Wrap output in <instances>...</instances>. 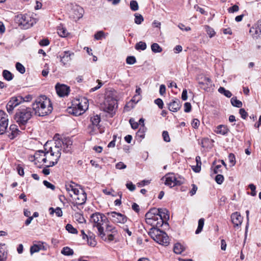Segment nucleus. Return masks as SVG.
Here are the masks:
<instances>
[{
  "label": "nucleus",
  "mask_w": 261,
  "mask_h": 261,
  "mask_svg": "<svg viewBox=\"0 0 261 261\" xmlns=\"http://www.w3.org/2000/svg\"><path fill=\"white\" fill-rule=\"evenodd\" d=\"M58 34L61 37H65L67 35L68 33L65 28H63V27H59L58 29Z\"/></svg>",
  "instance_id": "c03bdc74"
},
{
  "label": "nucleus",
  "mask_w": 261,
  "mask_h": 261,
  "mask_svg": "<svg viewBox=\"0 0 261 261\" xmlns=\"http://www.w3.org/2000/svg\"><path fill=\"white\" fill-rule=\"evenodd\" d=\"M106 37L105 33L102 31H99L94 34V39L97 40H101Z\"/></svg>",
  "instance_id": "37998d69"
},
{
  "label": "nucleus",
  "mask_w": 261,
  "mask_h": 261,
  "mask_svg": "<svg viewBox=\"0 0 261 261\" xmlns=\"http://www.w3.org/2000/svg\"><path fill=\"white\" fill-rule=\"evenodd\" d=\"M224 180V177L221 174H217L215 177V181L218 184H221Z\"/></svg>",
  "instance_id": "bf43d9fd"
},
{
  "label": "nucleus",
  "mask_w": 261,
  "mask_h": 261,
  "mask_svg": "<svg viewBox=\"0 0 261 261\" xmlns=\"http://www.w3.org/2000/svg\"><path fill=\"white\" fill-rule=\"evenodd\" d=\"M66 230H67L69 233L72 234H76L77 233V230L76 229L74 228L73 226L70 224H67L65 227Z\"/></svg>",
  "instance_id": "a18cd8bd"
},
{
  "label": "nucleus",
  "mask_w": 261,
  "mask_h": 261,
  "mask_svg": "<svg viewBox=\"0 0 261 261\" xmlns=\"http://www.w3.org/2000/svg\"><path fill=\"white\" fill-rule=\"evenodd\" d=\"M61 149L57 148L55 146L50 147L47 151H45L44 158L42 159L44 163L49 162V164L46 165L47 167H53L56 165L61 156Z\"/></svg>",
  "instance_id": "20e7f679"
},
{
  "label": "nucleus",
  "mask_w": 261,
  "mask_h": 261,
  "mask_svg": "<svg viewBox=\"0 0 261 261\" xmlns=\"http://www.w3.org/2000/svg\"><path fill=\"white\" fill-rule=\"evenodd\" d=\"M231 103L233 107H236L237 108H241L242 107L243 103L242 102L237 99L236 97H233L230 99Z\"/></svg>",
  "instance_id": "e433bc0d"
},
{
  "label": "nucleus",
  "mask_w": 261,
  "mask_h": 261,
  "mask_svg": "<svg viewBox=\"0 0 261 261\" xmlns=\"http://www.w3.org/2000/svg\"><path fill=\"white\" fill-rule=\"evenodd\" d=\"M16 68L21 74L24 73L25 71L24 67L19 62L16 63Z\"/></svg>",
  "instance_id": "8fccbe9b"
},
{
  "label": "nucleus",
  "mask_w": 261,
  "mask_h": 261,
  "mask_svg": "<svg viewBox=\"0 0 261 261\" xmlns=\"http://www.w3.org/2000/svg\"><path fill=\"white\" fill-rule=\"evenodd\" d=\"M106 224V231L105 233H117V230L116 228L114 226L112 225H110L109 224Z\"/></svg>",
  "instance_id": "f704fd0d"
},
{
  "label": "nucleus",
  "mask_w": 261,
  "mask_h": 261,
  "mask_svg": "<svg viewBox=\"0 0 261 261\" xmlns=\"http://www.w3.org/2000/svg\"><path fill=\"white\" fill-rule=\"evenodd\" d=\"M248 187L251 191V192L250 193L251 195L252 196H255L256 195V193L255 191L256 187H255V185H254L252 184H251L249 185Z\"/></svg>",
  "instance_id": "e2e57ef3"
},
{
  "label": "nucleus",
  "mask_w": 261,
  "mask_h": 261,
  "mask_svg": "<svg viewBox=\"0 0 261 261\" xmlns=\"http://www.w3.org/2000/svg\"><path fill=\"white\" fill-rule=\"evenodd\" d=\"M108 218L114 223H125L127 220L126 216L116 212L108 213Z\"/></svg>",
  "instance_id": "6e6552de"
},
{
  "label": "nucleus",
  "mask_w": 261,
  "mask_h": 261,
  "mask_svg": "<svg viewBox=\"0 0 261 261\" xmlns=\"http://www.w3.org/2000/svg\"><path fill=\"white\" fill-rule=\"evenodd\" d=\"M87 239L88 244L91 247H94L96 245V241L95 240V237L93 234H89Z\"/></svg>",
  "instance_id": "4c0bfd02"
},
{
  "label": "nucleus",
  "mask_w": 261,
  "mask_h": 261,
  "mask_svg": "<svg viewBox=\"0 0 261 261\" xmlns=\"http://www.w3.org/2000/svg\"><path fill=\"white\" fill-rule=\"evenodd\" d=\"M74 55V54L73 52L67 50L61 53L57 57L60 58L61 63L63 65H65L71 61L72 57H73Z\"/></svg>",
  "instance_id": "9b49d317"
},
{
  "label": "nucleus",
  "mask_w": 261,
  "mask_h": 261,
  "mask_svg": "<svg viewBox=\"0 0 261 261\" xmlns=\"http://www.w3.org/2000/svg\"><path fill=\"white\" fill-rule=\"evenodd\" d=\"M165 177L166 178L165 184L171 188L175 186H180L182 184V181L178 180L173 173H168L165 175Z\"/></svg>",
  "instance_id": "9d476101"
},
{
  "label": "nucleus",
  "mask_w": 261,
  "mask_h": 261,
  "mask_svg": "<svg viewBox=\"0 0 261 261\" xmlns=\"http://www.w3.org/2000/svg\"><path fill=\"white\" fill-rule=\"evenodd\" d=\"M181 106L180 101L177 98H174L168 103V109L170 111L176 112L180 109Z\"/></svg>",
  "instance_id": "2eb2a0df"
},
{
  "label": "nucleus",
  "mask_w": 261,
  "mask_h": 261,
  "mask_svg": "<svg viewBox=\"0 0 261 261\" xmlns=\"http://www.w3.org/2000/svg\"><path fill=\"white\" fill-rule=\"evenodd\" d=\"M72 17L75 20H79L82 18L84 14L83 9L80 6H76L72 9Z\"/></svg>",
  "instance_id": "a211bd4d"
},
{
  "label": "nucleus",
  "mask_w": 261,
  "mask_h": 261,
  "mask_svg": "<svg viewBox=\"0 0 261 261\" xmlns=\"http://www.w3.org/2000/svg\"><path fill=\"white\" fill-rule=\"evenodd\" d=\"M3 76L7 81H10L13 79V75L8 70H4L3 71Z\"/></svg>",
  "instance_id": "c9c22d12"
},
{
  "label": "nucleus",
  "mask_w": 261,
  "mask_h": 261,
  "mask_svg": "<svg viewBox=\"0 0 261 261\" xmlns=\"http://www.w3.org/2000/svg\"><path fill=\"white\" fill-rule=\"evenodd\" d=\"M204 224V219L200 218L198 220V224L197 229L196 230L195 233L199 234L202 230L203 226Z\"/></svg>",
  "instance_id": "58836bf2"
},
{
  "label": "nucleus",
  "mask_w": 261,
  "mask_h": 261,
  "mask_svg": "<svg viewBox=\"0 0 261 261\" xmlns=\"http://www.w3.org/2000/svg\"><path fill=\"white\" fill-rule=\"evenodd\" d=\"M228 158L229 163L232 166H234L236 164V158L234 154L232 153H229Z\"/></svg>",
  "instance_id": "5fc2aeb1"
},
{
  "label": "nucleus",
  "mask_w": 261,
  "mask_h": 261,
  "mask_svg": "<svg viewBox=\"0 0 261 261\" xmlns=\"http://www.w3.org/2000/svg\"><path fill=\"white\" fill-rule=\"evenodd\" d=\"M32 116V112L30 108L21 107L17 110L14 119L18 124L20 127L24 129L28 121Z\"/></svg>",
  "instance_id": "7ed1b4c3"
},
{
  "label": "nucleus",
  "mask_w": 261,
  "mask_h": 261,
  "mask_svg": "<svg viewBox=\"0 0 261 261\" xmlns=\"http://www.w3.org/2000/svg\"><path fill=\"white\" fill-rule=\"evenodd\" d=\"M90 120L93 126H98L99 122H100L101 119L99 116L96 115L91 117Z\"/></svg>",
  "instance_id": "72a5a7b5"
},
{
  "label": "nucleus",
  "mask_w": 261,
  "mask_h": 261,
  "mask_svg": "<svg viewBox=\"0 0 261 261\" xmlns=\"http://www.w3.org/2000/svg\"><path fill=\"white\" fill-rule=\"evenodd\" d=\"M156 237L155 241L158 243L165 246L169 244V237L165 232L161 230V233H159V236Z\"/></svg>",
  "instance_id": "4468645a"
},
{
  "label": "nucleus",
  "mask_w": 261,
  "mask_h": 261,
  "mask_svg": "<svg viewBox=\"0 0 261 261\" xmlns=\"http://www.w3.org/2000/svg\"><path fill=\"white\" fill-rule=\"evenodd\" d=\"M145 219L147 224L152 225L153 224V221L158 220V216H154L151 212L149 211L145 214Z\"/></svg>",
  "instance_id": "5701e85b"
},
{
  "label": "nucleus",
  "mask_w": 261,
  "mask_h": 261,
  "mask_svg": "<svg viewBox=\"0 0 261 261\" xmlns=\"http://www.w3.org/2000/svg\"><path fill=\"white\" fill-rule=\"evenodd\" d=\"M231 219L234 226H239L242 224L243 218L239 213L235 212L232 214Z\"/></svg>",
  "instance_id": "f3484780"
},
{
  "label": "nucleus",
  "mask_w": 261,
  "mask_h": 261,
  "mask_svg": "<svg viewBox=\"0 0 261 261\" xmlns=\"http://www.w3.org/2000/svg\"><path fill=\"white\" fill-rule=\"evenodd\" d=\"M154 103L158 105L160 109H163L164 103L163 100L161 98H157L154 100Z\"/></svg>",
  "instance_id": "0e129e2a"
},
{
  "label": "nucleus",
  "mask_w": 261,
  "mask_h": 261,
  "mask_svg": "<svg viewBox=\"0 0 261 261\" xmlns=\"http://www.w3.org/2000/svg\"><path fill=\"white\" fill-rule=\"evenodd\" d=\"M239 113L241 115V117L243 119H245L247 118V116H248L247 112L243 108H241V109H240Z\"/></svg>",
  "instance_id": "680f3d73"
},
{
  "label": "nucleus",
  "mask_w": 261,
  "mask_h": 261,
  "mask_svg": "<svg viewBox=\"0 0 261 261\" xmlns=\"http://www.w3.org/2000/svg\"><path fill=\"white\" fill-rule=\"evenodd\" d=\"M9 130L11 132L8 136L11 140L16 137L20 133L16 124H11L9 127Z\"/></svg>",
  "instance_id": "6ab92c4d"
},
{
  "label": "nucleus",
  "mask_w": 261,
  "mask_h": 261,
  "mask_svg": "<svg viewBox=\"0 0 261 261\" xmlns=\"http://www.w3.org/2000/svg\"><path fill=\"white\" fill-rule=\"evenodd\" d=\"M84 108H76V107H73L72 108H70L69 109V113L73 114L74 116H79L81 114H83L86 110L88 109V101L87 99H84Z\"/></svg>",
  "instance_id": "f8f14e48"
},
{
  "label": "nucleus",
  "mask_w": 261,
  "mask_h": 261,
  "mask_svg": "<svg viewBox=\"0 0 261 261\" xmlns=\"http://www.w3.org/2000/svg\"><path fill=\"white\" fill-rule=\"evenodd\" d=\"M49 211L50 215H53L54 213H55L56 216L59 217H61L63 215L62 211L59 207H57L56 208L50 207L49 208Z\"/></svg>",
  "instance_id": "c85d7f7f"
},
{
  "label": "nucleus",
  "mask_w": 261,
  "mask_h": 261,
  "mask_svg": "<svg viewBox=\"0 0 261 261\" xmlns=\"http://www.w3.org/2000/svg\"><path fill=\"white\" fill-rule=\"evenodd\" d=\"M215 132L217 134L222 135H226L229 132V129L226 125H219L217 126Z\"/></svg>",
  "instance_id": "412c9836"
},
{
  "label": "nucleus",
  "mask_w": 261,
  "mask_h": 261,
  "mask_svg": "<svg viewBox=\"0 0 261 261\" xmlns=\"http://www.w3.org/2000/svg\"><path fill=\"white\" fill-rule=\"evenodd\" d=\"M129 122L131 125L132 128L134 129H137L139 126V123L136 122L132 118L129 119Z\"/></svg>",
  "instance_id": "4d7b16f0"
},
{
  "label": "nucleus",
  "mask_w": 261,
  "mask_h": 261,
  "mask_svg": "<svg viewBox=\"0 0 261 261\" xmlns=\"http://www.w3.org/2000/svg\"><path fill=\"white\" fill-rule=\"evenodd\" d=\"M159 233H161V230L160 229L152 227L148 232V234L155 241V239L157 238L156 236H159Z\"/></svg>",
  "instance_id": "bb28decb"
},
{
  "label": "nucleus",
  "mask_w": 261,
  "mask_h": 261,
  "mask_svg": "<svg viewBox=\"0 0 261 261\" xmlns=\"http://www.w3.org/2000/svg\"><path fill=\"white\" fill-rule=\"evenodd\" d=\"M151 48L152 52L154 53H159L162 51V48L156 43L151 44Z\"/></svg>",
  "instance_id": "a19ab883"
},
{
  "label": "nucleus",
  "mask_w": 261,
  "mask_h": 261,
  "mask_svg": "<svg viewBox=\"0 0 261 261\" xmlns=\"http://www.w3.org/2000/svg\"><path fill=\"white\" fill-rule=\"evenodd\" d=\"M106 234V237L107 238V240L105 241H112L114 240V236L117 234V233H105Z\"/></svg>",
  "instance_id": "13d9d810"
},
{
  "label": "nucleus",
  "mask_w": 261,
  "mask_h": 261,
  "mask_svg": "<svg viewBox=\"0 0 261 261\" xmlns=\"http://www.w3.org/2000/svg\"><path fill=\"white\" fill-rule=\"evenodd\" d=\"M146 130V128L145 127L144 124H143L141 126L139 130L137 132L136 134L137 136L141 139H143L145 137Z\"/></svg>",
  "instance_id": "473e14b6"
},
{
  "label": "nucleus",
  "mask_w": 261,
  "mask_h": 261,
  "mask_svg": "<svg viewBox=\"0 0 261 261\" xmlns=\"http://www.w3.org/2000/svg\"><path fill=\"white\" fill-rule=\"evenodd\" d=\"M184 111L189 113L191 111V105L190 102H186L184 104Z\"/></svg>",
  "instance_id": "774afa93"
},
{
  "label": "nucleus",
  "mask_w": 261,
  "mask_h": 261,
  "mask_svg": "<svg viewBox=\"0 0 261 261\" xmlns=\"http://www.w3.org/2000/svg\"><path fill=\"white\" fill-rule=\"evenodd\" d=\"M40 250H45L43 243H41L39 244H34L31 247L30 253L31 254L39 252Z\"/></svg>",
  "instance_id": "393cba45"
},
{
  "label": "nucleus",
  "mask_w": 261,
  "mask_h": 261,
  "mask_svg": "<svg viewBox=\"0 0 261 261\" xmlns=\"http://www.w3.org/2000/svg\"><path fill=\"white\" fill-rule=\"evenodd\" d=\"M200 124V121L197 119H194L192 121L191 125L192 127L194 128H197Z\"/></svg>",
  "instance_id": "338daca9"
},
{
  "label": "nucleus",
  "mask_w": 261,
  "mask_h": 261,
  "mask_svg": "<svg viewBox=\"0 0 261 261\" xmlns=\"http://www.w3.org/2000/svg\"><path fill=\"white\" fill-rule=\"evenodd\" d=\"M8 125V120L0 121V135H3L6 132Z\"/></svg>",
  "instance_id": "7c9ffc66"
},
{
  "label": "nucleus",
  "mask_w": 261,
  "mask_h": 261,
  "mask_svg": "<svg viewBox=\"0 0 261 261\" xmlns=\"http://www.w3.org/2000/svg\"><path fill=\"white\" fill-rule=\"evenodd\" d=\"M66 190L68 192H72L74 195L79 193V190L74 187L73 185L70 184H66L65 186Z\"/></svg>",
  "instance_id": "2f4dec72"
},
{
  "label": "nucleus",
  "mask_w": 261,
  "mask_h": 261,
  "mask_svg": "<svg viewBox=\"0 0 261 261\" xmlns=\"http://www.w3.org/2000/svg\"><path fill=\"white\" fill-rule=\"evenodd\" d=\"M135 22L136 24H141L144 20L143 17L141 14H135Z\"/></svg>",
  "instance_id": "09e8293b"
},
{
  "label": "nucleus",
  "mask_w": 261,
  "mask_h": 261,
  "mask_svg": "<svg viewBox=\"0 0 261 261\" xmlns=\"http://www.w3.org/2000/svg\"><path fill=\"white\" fill-rule=\"evenodd\" d=\"M75 218H76V220L80 223H82L86 221L83 216L81 213H75Z\"/></svg>",
  "instance_id": "3c124183"
},
{
  "label": "nucleus",
  "mask_w": 261,
  "mask_h": 261,
  "mask_svg": "<svg viewBox=\"0 0 261 261\" xmlns=\"http://www.w3.org/2000/svg\"><path fill=\"white\" fill-rule=\"evenodd\" d=\"M117 105V100L112 93H107L103 101V104L101 106V108L103 111L111 113L112 112L115 106Z\"/></svg>",
  "instance_id": "0eeeda50"
},
{
  "label": "nucleus",
  "mask_w": 261,
  "mask_h": 261,
  "mask_svg": "<svg viewBox=\"0 0 261 261\" xmlns=\"http://www.w3.org/2000/svg\"><path fill=\"white\" fill-rule=\"evenodd\" d=\"M23 100V97L21 96L12 97L6 106L7 112L9 114L12 113L14 109L22 102Z\"/></svg>",
  "instance_id": "1a4fd4ad"
},
{
  "label": "nucleus",
  "mask_w": 261,
  "mask_h": 261,
  "mask_svg": "<svg viewBox=\"0 0 261 261\" xmlns=\"http://www.w3.org/2000/svg\"><path fill=\"white\" fill-rule=\"evenodd\" d=\"M130 8L133 11H136L138 10V4L136 1L133 0L130 1Z\"/></svg>",
  "instance_id": "de8ad7c7"
},
{
  "label": "nucleus",
  "mask_w": 261,
  "mask_h": 261,
  "mask_svg": "<svg viewBox=\"0 0 261 261\" xmlns=\"http://www.w3.org/2000/svg\"><path fill=\"white\" fill-rule=\"evenodd\" d=\"M206 31L210 38L213 37L215 35L214 29L208 25L206 27Z\"/></svg>",
  "instance_id": "603ef678"
},
{
  "label": "nucleus",
  "mask_w": 261,
  "mask_h": 261,
  "mask_svg": "<svg viewBox=\"0 0 261 261\" xmlns=\"http://www.w3.org/2000/svg\"><path fill=\"white\" fill-rule=\"evenodd\" d=\"M90 220L94 223L93 227L97 228V234L103 240L106 241L107 238L104 231L103 227L102 226L105 223L109 222L108 218L103 214L100 213L93 214L90 217Z\"/></svg>",
  "instance_id": "f03ea898"
},
{
  "label": "nucleus",
  "mask_w": 261,
  "mask_h": 261,
  "mask_svg": "<svg viewBox=\"0 0 261 261\" xmlns=\"http://www.w3.org/2000/svg\"><path fill=\"white\" fill-rule=\"evenodd\" d=\"M249 32L253 38L257 39L261 35V24L256 27H252L250 28Z\"/></svg>",
  "instance_id": "aec40b11"
},
{
  "label": "nucleus",
  "mask_w": 261,
  "mask_h": 261,
  "mask_svg": "<svg viewBox=\"0 0 261 261\" xmlns=\"http://www.w3.org/2000/svg\"><path fill=\"white\" fill-rule=\"evenodd\" d=\"M7 258V252L5 244H0V261H4Z\"/></svg>",
  "instance_id": "cd10ccee"
},
{
  "label": "nucleus",
  "mask_w": 261,
  "mask_h": 261,
  "mask_svg": "<svg viewBox=\"0 0 261 261\" xmlns=\"http://www.w3.org/2000/svg\"><path fill=\"white\" fill-rule=\"evenodd\" d=\"M146 44L145 42L143 41H140L137 43L135 45V48L137 50H144L146 48Z\"/></svg>",
  "instance_id": "79ce46f5"
},
{
  "label": "nucleus",
  "mask_w": 261,
  "mask_h": 261,
  "mask_svg": "<svg viewBox=\"0 0 261 261\" xmlns=\"http://www.w3.org/2000/svg\"><path fill=\"white\" fill-rule=\"evenodd\" d=\"M126 62L127 64L133 65L136 62V58L134 56H128L126 59Z\"/></svg>",
  "instance_id": "864d4df0"
},
{
  "label": "nucleus",
  "mask_w": 261,
  "mask_h": 261,
  "mask_svg": "<svg viewBox=\"0 0 261 261\" xmlns=\"http://www.w3.org/2000/svg\"><path fill=\"white\" fill-rule=\"evenodd\" d=\"M162 136L164 140L166 142L170 141V139L169 136V134L167 131L164 130L162 133Z\"/></svg>",
  "instance_id": "052dcab7"
},
{
  "label": "nucleus",
  "mask_w": 261,
  "mask_h": 261,
  "mask_svg": "<svg viewBox=\"0 0 261 261\" xmlns=\"http://www.w3.org/2000/svg\"><path fill=\"white\" fill-rule=\"evenodd\" d=\"M36 16V14L32 12L19 14L15 17V20L19 26L24 29H28L37 22Z\"/></svg>",
  "instance_id": "39448f33"
},
{
  "label": "nucleus",
  "mask_w": 261,
  "mask_h": 261,
  "mask_svg": "<svg viewBox=\"0 0 261 261\" xmlns=\"http://www.w3.org/2000/svg\"><path fill=\"white\" fill-rule=\"evenodd\" d=\"M73 253V250L68 247H64L61 250V253L66 256L72 255Z\"/></svg>",
  "instance_id": "ea45409f"
},
{
  "label": "nucleus",
  "mask_w": 261,
  "mask_h": 261,
  "mask_svg": "<svg viewBox=\"0 0 261 261\" xmlns=\"http://www.w3.org/2000/svg\"><path fill=\"white\" fill-rule=\"evenodd\" d=\"M159 215V218H162L164 221H167L169 219V211L166 208H161Z\"/></svg>",
  "instance_id": "b1692460"
},
{
  "label": "nucleus",
  "mask_w": 261,
  "mask_h": 261,
  "mask_svg": "<svg viewBox=\"0 0 261 261\" xmlns=\"http://www.w3.org/2000/svg\"><path fill=\"white\" fill-rule=\"evenodd\" d=\"M55 144L57 148L61 149L65 153H71V152L72 141L69 137L56 140Z\"/></svg>",
  "instance_id": "423d86ee"
},
{
  "label": "nucleus",
  "mask_w": 261,
  "mask_h": 261,
  "mask_svg": "<svg viewBox=\"0 0 261 261\" xmlns=\"http://www.w3.org/2000/svg\"><path fill=\"white\" fill-rule=\"evenodd\" d=\"M239 10V6L237 5H234L233 6L228 8V11L229 13H234L238 11Z\"/></svg>",
  "instance_id": "69168bd1"
},
{
  "label": "nucleus",
  "mask_w": 261,
  "mask_h": 261,
  "mask_svg": "<svg viewBox=\"0 0 261 261\" xmlns=\"http://www.w3.org/2000/svg\"><path fill=\"white\" fill-rule=\"evenodd\" d=\"M185 250L184 246L180 243H176L173 248V251L176 254H180Z\"/></svg>",
  "instance_id": "c756f323"
},
{
  "label": "nucleus",
  "mask_w": 261,
  "mask_h": 261,
  "mask_svg": "<svg viewBox=\"0 0 261 261\" xmlns=\"http://www.w3.org/2000/svg\"><path fill=\"white\" fill-rule=\"evenodd\" d=\"M44 153L45 151L42 150H39L37 151L33 156L31 157L32 161L37 160L38 162H41L42 159L44 158Z\"/></svg>",
  "instance_id": "4be33fe9"
},
{
  "label": "nucleus",
  "mask_w": 261,
  "mask_h": 261,
  "mask_svg": "<svg viewBox=\"0 0 261 261\" xmlns=\"http://www.w3.org/2000/svg\"><path fill=\"white\" fill-rule=\"evenodd\" d=\"M76 197L74 199L76 200V203L77 205H82L84 204L87 199V194L85 191L82 190L81 192L79 191L77 194H75Z\"/></svg>",
  "instance_id": "dca6fc26"
},
{
  "label": "nucleus",
  "mask_w": 261,
  "mask_h": 261,
  "mask_svg": "<svg viewBox=\"0 0 261 261\" xmlns=\"http://www.w3.org/2000/svg\"><path fill=\"white\" fill-rule=\"evenodd\" d=\"M167 224V222H165L164 220L162 219V218H159V219L156 221H153V224H152L151 225L152 227H161L164 223Z\"/></svg>",
  "instance_id": "49530a36"
},
{
  "label": "nucleus",
  "mask_w": 261,
  "mask_h": 261,
  "mask_svg": "<svg viewBox=\"0 0 261 261\" xmlns=\"http://www.w3.org/2000/svg\"><path fill=\"white\" fill-rule=\"evenodd\" d=\"M35 114L38 116H44L50 114L53 111V106L49 98L45 95L38 97L32 105Z\"/></svg>",
  "instance_id": "f257e3e1"
},
{
  "label": "nucleus",
  "mask_w": 261,
  "mask_h": 261,
  "mask_svg": "<svg viewBox=\"0 0 261 261\" xmlns=\"http://www.w3.org/2000/svg\"><path fill=\"white\" fill-rule=\"evenodd\" d=\"M211 83L212 81L210 78L204 76L202 79V81H199L198 83L199 85H201V88H203L205 89L210 86Z\"/></svg>",
  "instance_id": "a878e982"
},
{
  "label": "nucleus",
  "mask_w": 261,
  "mask_h": 261,
  "mask_svg": "<svg viewBox=\"0 0 261 261\" xmlns=\"http://www.w3.org/2000/svg\"><path fill=\"white\" fill-rule=\"evenodd\" d=\"M55 88L57 93L60 97H63L68 95L70 91L69 87L63 84H57Z\"/></svg>",
  "instance_id": "ddd939ff"
},
{
  "label": "nucleus",
  "mask_w": 261,
  "mask_h": 261,
  "mask_svg": "<svg viewBox=\"0 0 261 261\" xmlns=\"http://www.w3.org/2000/svg\"><path fill=\"white\" fill-rule=\"evenodd\" d=\"M6 120H8V115L3 110H0V121H5Z\"/></svg>",
  "instance_id": "6e6d98bb"
}]
</instances>
